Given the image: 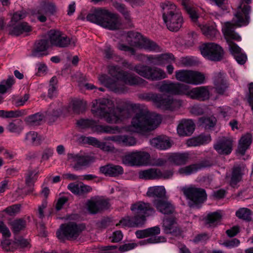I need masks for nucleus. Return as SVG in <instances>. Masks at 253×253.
I'll return each mask as SVG.
<instances>
[{
	"label": "nucleus",
	"instance_id": "bb28decb",
	"mask_svg": "<svg viewBox=\"0 0 253 253\" xmlns=\"http://www.w3.org/2000/svg\"><path fill=\"white\" fill-rule=\"evenodd\" d=\"M106 139L112 140L125 146H133L136 143V139L134 137L127 135L108 136Z\"/></svg>",
	"mask_w": 253,
	"mask_h": 253
},
{
	"label": "nucleus",
	"instance_id": "5701e85b",
	"mask_svg": "<svg viewBox=\"0 0 253 253\" xmlns=\"http://www.w3.org/2000/svg\"><path fill=\"white\" fill-rule=\"evenodd\" d=\"M62 113L63 107L60 103H51L45 113L47 119L51 123L57 120Z\"/></svg>",
	"mask_w": 253,
	"mask_h": 253
},
{
	"label": "nucleus",
	"instance_id": "aec40b11",
	"mask_svg": "<svg viewBox=\"0 0 253 253\" xmlns=\"http://www.w3.org/2000/svg\"><path fill=\"white\" fill-rule=\"evenodd\" d=\"M154 205L157 210L164 214H173L175 213V206L167 199L156 200Z\"/></svg>",
	"mask_w": 253,
	"mask_h": 253
},
{
	"label": "nucleus",
	"instance_id": "f704fd0d",
	"mask_svg": "<svg viewBox=\"0 0 253 253\" xmlns=\"http://www.w3.org/2000/svg\"><path fill=\"white\" fill-rule=\"evenodd\" d=\"M243 173L240 166H235L232 168L230 185L232 187H235L237 184L242 179Z\"/></svg>",
	"mask_w": 253,
	"mask_h": 253
},
{
	"label": "nucleus",
	"instance_id": "3c124183",
	"mask_svg": "<svg viewBox=\"0 0 253 253\" xmlns=\"http://www.w3.org/2000/svg\"><path fill=\"white\" fill-rule=\"evenodd\" d=\"M27 114V111L26 110H16L6 111L5 118H18L25 116Z\"/></svg>",
	"mask_w": 253,
	"mask_h": 253
},
{
	"label": "nucleus",
	"instance_id": "09e8293b",
	"mask_svg": "<svg viewBox=\"0 0 253 253\" xmlns=\"http://www.w3.org/2000/svg\"><path fill=\"white\" fill-rule=\"evenodd\" d=\"M26 221L22 218H19L11 222V228L14 234L18 233L23 230L26 226Z\"/></svg>",
	"mask_w": 253,
	"mask_h": 253
},
{
	"label": "nucleus",
	"instance_id": "20e7f679",
	"mask_svg": "<svg viewBox=\"0 0 253 253\" xmlns=\"http://www.w3.org/2000/svg\"><path fill=\"white\" fill-rule=\"evenodd\" d=\"M87 21L110 30L119 29V16L105 8H95L87 15Z\"/></svg>",
	"mask_w": 253,
	"mask_h": 253
},
{
	"label": "nucleus",
	"instance_id": "6e6552de",
	"mask_svg": "<svg viewBox=\"0 0 253 253\" xmlns=\"http://www.w3.org/2000/svg\"><path fill=\"white\" fill-rule=\"evenodd\" d=\"M175 78L179 81L195 85L203 84L206 82V77L204 73L193 70L176 71Z\"/></svg>",
	"mask_w": 253,
	"mask_h": 253
},
{
	"label": "nucleus",
	"instance_id": "e2e57ef3",
	"mask_svg": "<svg viewBox=\"0 0 253 253\" xmlns=\"http://www.w3.org/2000/svg\"><path fill=\"white\" fill-rule=\"evenodd\" d=\"M240 241L238 239L234 238L230 240L225 241L222 243V245L227 248H232L237 247L240 244Z\"/></svg>",
	"mask_w": 253,
	"mask_h": 253
},
{
	"label": "nucleus",
	"instance_id": "f3484780",
	"mask_svg": "<svg viewBox=\"0 0 253 253\" xmlns=\"http://www.w3.org/2000/svg\"><path fill=\"white\" fill-rule=\"evenodd\" d=\"M233 145L232 139L224 137L214 144L213 148L219 154L228 155L233 150Z\"/></svg>",
	"mask_w": 253,
	"mask_h": 253
},
{
	"label": "nucleus",
	"instance_id": "58836bf2",
	"mask_svg": "<svg viewBox=\"0 0 253 253\" xmlns=\"http://www.w3.org/2000/svg\"><path fill=\"white\" fill-rule=\"evenodd\" d=\"M181 3L191 21L195 23H197L199 17L196 8L190 6L189 4V1L187 0H182Z\"/></svg>",
	"mask_w": 253,
	"mask_h": 253
},
{
	"label": "nucleus",
	"instance_id": "0eeeda50",
	"mask_svg": "<svg viewBox=\"0 0 253 253\" xmlns=\"http://www.w3.org/2000/svg\"><path fill=\"white\" fill-rule=\"evenodd\" d=\"M109 74L118 81L130 85H142L146 83V81L141 78L123 71L118 66H110L108 67Z\"/></svg>",
	"mask_w": 253,
	"mask_h": 253
},
{
	"label": "nucleus",
	"instance_id": "774afa93",
	"mask_svg": "<svg viewBox=\"0 0 253 253\" xmlns=\"http://www.w3.org/2000/svg\"><path fill=\"white\" fill-rule=\"evenodd\" d=\"M68 201V198L66 197L63 196L60 197L56 204L55 209L56 211H59L61 210L63 206L67 203Z\"/></svg>",
	"mask_w": 253,
	"mask_h": 253
},
{
	"label": "nucleus",
	"instance_id": "dca6fc26",
	"mask_svg": "<svg viewBox=\"0 0 253 253\" xmlns=\"http://www.w3.org/2000/svg\"><path fill=\"white\" fill-rule=\"evenodd\" d=\"M130 210L134 214H139L145 216V217L152 215L155 212L154 209L150 203L142 201L132 204Z\"/></svg>",
	"mask_w": 253,
	"mask_h": 253
},
{
	"label": "nucleus",
	"instance_id": "c85d7f7f",
	"mask_svg": "<svg viewBox=\"0 0 253 253\" xmlns=\"http://www.w3.org/2000/svg\"><path fill=\"white\" fill-rule=\"evenodd\" d=\"M203 34L207 38L213 39L219 34L214 23L207 24L205 25L199 24Z\"/></svg>",
	"mask_w": 253,
	"mask_h": 253
},
{
	"label": "nucleus",
	"instance_id": "6e6d98bb",
	"mask_svg": "<svg viewBox=\"0 0 253 253\" xmlns=\"http://www.w3.org/2000/svg\"><path fill=\"white\" fill-rule=\"evenodd\" d=\"M134 214V216L133 217H131L133 227H138L143 225L146 220V217L145 216L141 215L139 214Z\"/></svg>",
	"mask_w": 253,
	"mask_h": 253
},
{
	"label": "nucleus",
	"instance_id": "f8f14e48",
	"mask_svg": "<svg viewBox=\"0 0 253 253\" xmlns=\"http://www.w3.org/2000/svg\"><path fill=\"white\" fill-rule=\"evenodd\" d=\"M203 56L213 61L221 60L224 56V50L219 45L212 42L204 43L200 47Z\"/></svg>",
	"mask_w": 253,
	"mask_h": 253
},
{
	"label": "nucleus",
	"instance_id": "a19ab883",
	"mask_svg": "<svg viewBox=\"0 0 253 253\" xmlns=\"http://www.w3.org/2000/svg\"><path fill=\"white\" fill-rule=\"evenodd\" d=\"M222 218L221 214L217 211L209 213L206 218V223L210 227H214L220 222Z\"/></svg>",
	"mask_w": 253,
	"mask_h": 253
},
{
	"label": "nucleus",
	"instance_id": "c03bdc74",
	"mask_svg": "<svg viewBox=\"0 0 253 253\" xmlns=\"http://www.w3.org/2000/svg\"><path fill=\"white\" fill-rule=\"evenodd\" d=\"M43 118L42 114L37 113L26 117L24 121L28 125L38 126L41 124Z\"/></svg>",
	"mask_w": 253,
	"mask_h": 253
},
{
	"label": "nucleus",
	"instance_id": "1a4fd4ad",
	"mask_svg": "<svg viewBox=\"0 0 253 253\" xmlns=\"http://www.w3.org/2000/svg\"><path fill=\"white\" fill-rule=\"evenodd\" d=\"M84 226L75 222H69L61 225L56 232L57 238L62 240L76 239L84 229Z\"/></svg>",
	"mask_w": 253,
	"mask_h": 253
},
{
	"label": "nucleus",
	"instance_id": "864d4df0",
	"mask_svg": "<svg viewBox=\"0 0 253 253\" xmlns=\"http://www.w3.org/2000/svg\"><path fill=\"white\" fill-rule=\"evenodd\" d=\"M119 129V127L117 126L112 127L109 126L100 125L97 127V130L99 132L109 134L115 133Z\"/></svg>",
	"mask_w": 253,
	"mask_h": 253
},
{
	"label": "nucleus",
	"instance_id": "49530a36",
	"mask_svg": "<svg viewBox=\"0 0 253 253\" xmlns=\"http://www.w3.org/2000/svg\"><path fill=\"white\" fill-rule=\"evenodd\" d=\"M39 171L29 169L26 173L25 176V184L26 186L34 185L35 182L37 181Z\"/></svg>",
	"mask_w": 253,
	"mask_h": 253
},
{
	"label": "nucleus",
	"instance_id": "4c0bfd02",
	"mask_svg": "<svg viewBox=\"0 0 253 253\" xmlns=\"http://www.w3.org/2000/svg\"><path fill=\"white\" fill-rule=\"evenodd\" d=\"M205 167L203 163L193 164L189 166L180 168L178 172L180 174L189 175L196 172L199 169Z\"/></svg>",
	"mask_w": 253,
	"mask_h": 253
},
{
	"label": "nucleus",
	"instance_id": "0e129e2a",
	"mask_svg": "<svg viewBox=\"0 0 253 253\" xmlns=\"http://www.w3.org/2000/svg\"><path fill=\"white\" fill-rule=\"evenodd\" d=\"M80 185V183L72 182L68 184L67 188L73 194L79 195Z\"/></svg>",
	"mask_w": 253,
	"mask_h": 253
},
{
	"label": "nucleus",
	"instance_id": "de8ad7c7",
	"mask_svg": "<svg viewBox=\"0 0 253 253\" xmlns=\"http://www.w3.org/2000/svg\"><path fill=\"white\" fill-rule=\"evenodd\" d=\"M216 120L215 117H201L199 119L200 125L205 127L206 129H211L216 124Z\"/></svg>",
	"mask_w": 253,
	"mask_h": 253
},
{
	"label": "nucleus",
	"instance_id": "412c9836",
	"mask_svg": "<svg viewBox=\"0 0 253 253\" xmlns=\"http://www.w3.org/2000/svg\"><path fill=\"white\" fill-rule=\"evenodd\" d=\"M195 128V125L192 120H182L177 126V133L180 136H190L193 133Z\"/></svg>",
	"mask_w": 253,
	"mask_h": 253
},
{
	"label": "nucleus",
	"instance_id": "cd10ccee",
	"mask_svg": "<svg viewBox=\"0 0 253 253\" xmlns=\"http://www.w3.org/2000/svg\"><path fill=\"white\" fill-rule=\"evenodd\" d=\"M153 147L159 150H166L171 146L169 138L166 136H159L153 138L150 141Z\"/></svg>",
	"mask_w": 253,
	"mask_h": 253
},
{
	"label": "nucleus",
	"instance_id": "c9c22d12",
	"mask_svg": "<svg viewBox=\"0 0 253 253\" xmlns=\"http://www.w3.org/2000/svg\"><path fill=\"white\" fill-rule=\"evenodd\" d=\"M156 102L158 107L165 110H173L175 102L173 99L166 97L164 95L160 94V97Z\"/></svg>",
	"mask_w": 253,
	"mask_h": 253
},
{
	"label": "nucleus",
	"instance_id": "a878e982",
	"mask_svg": "<svg viewBox=\"0 0 253 253\" xmlns=\"http://www.w3.org/2000/svg\"><path fill=\"white\" fill-rule=\"evenodd\" d=\"M211 140L210 134L201 133L200 135L189 138L186 141L188 147H197L209 143Z\"/></svg>",
	"mask_w": 253,
	"mask_h": 253
},
{
	"label": "nucleus",
	"instance_id": "72a5a7b5",
	"mask_svg": "<svg viewBox=\"0 0 253 253\" xmlns=\"http://www.w3.org/2000/svg\"><path fill=\"white\" fill-rule=\"evenodd\" d=\"M160 174V169L151 168L141 170L139 172V177L145 180L158 179Z\"/></svg>",
	"mask_w": 253,
	"mask_h": 253
},
{
	"label": "nucleus",
	"instance_id": "393cba45",
	"mask_svg": "<svg viewBox=\"0 0 253 253\" xmlns=\"http://www.w3.org/2000/svg\"><path fill=\"white\" fill-rule=\"evenodd\" d=\"M49 47L48 41L42 39L37 41L32 51V55L34 57H42L48 54L46 50Z\"/></svg>",
	"mask_w": 253,
	"mask_h": 253
},
{
	"label": "nucleus",
	"instance_id": "13d9d810",
	"mask_svg": "<svg viewBox=\"0 0 253 253\" xmlns=\"http://www.w3.org/2000/svg\"><path fill=\"white\" fill-rule=\"evenodd\" d=\"M87 206V210L90 213L96 214L100 212L97 201H89Z\"/></svg>",
	"mask_w": 253,
	"mask_h": 253
},
{
	"label": "nucleus",
	"instance_id": "8fccbe9b",
	"mask_svg": "<svg viewBox=\"0 0 253 253\" xmlns=\"http://www.w3.org/2000/svg\"><path fill=\"white\" fill-rule=\"evenodd\" d=\"M58 80L55 76L53 77L50 80L49 88L48 90V97L51 99L56 96L57 94Z\"/></svg>",
	"mask_w": 253,
	"mask_h": 253
},
{
	"label": "nucleus",
	"instance_id": "6ab92c4d",
	"mask_svg": "<svg viewBox=\"0 0 253 253\" xmlns=\"http://www.w3.org/2000/svg\"><path fill=\"white\" fill-rule=\"evenodd\" d=\"M10 27L8 34L15 37H18L24 34L25 36H28L32 31V27L26 22L12 24Z\"/></svg>",
	"mask_w": 253,
	"mask_h": 253
},
{
	"label": "nucleus",
	"instance_id": "f03ea898",
	"mask_svg": "<svg viewBox=\"0 0 253 253\" xmlns=\"http://www.w3.org/2000/svg\"><path fill=\"white\" fill-rule=\"evenodd\" d=\"M95 101L96 103L92 105L91 112L109 124H119L129 117L127 109L122 107L115 108L113 102L109 99L100 98Z\"/></svg>",
	"mask_w": 253,
	"mask_h": 253
},
{
	"label": "nucleus",
	"instance_id": "9d476101",
	"mask_svg": "<svg viewBox=\"0 0 253 253\" xmlns=\"http://www.w3.org/2000/svg\"><path fill=\"white\" fill-rule=\"evenodd\" d=\"M67 159L70 167L78 171L89 167L95 161V158L93 156L86 154L68 153Z\"/></svg>",
	"mask_w": 253,
	"mask_h": 253
},
{
	"label": "nucleus",
	"instance_id": "7c9ffc66",
	"mask_svg": "<svg viewBox=\"0 0 253 253\" xmlns=\"http://www.w3.org/2000/svg\"><path fill=\"white\" fill-rule=\"evenodd\" d=\"M252 143V135L247 133L242 136L239 140L237 152L241 155H245L246 151L249 149Z\"/></svg>",
	"mask_w": 253,
	"mask_h": 253
},
{
	"label": "nucleus",
	"instance_id": "b1692460",
	"mask_svg": "<svg viewBox=\"0 0 253 253\" xmlns=\"http://www.w3.org/2000/svg\"><path fill=\"white\" fill-rule=\"evenodd\" d=\"M213 84L215 86V90L217 93L223 94L229 86L226 80L221 72L214 74Z\"/></svg>",
	"mask_w": 253,
	"mask_h": 253
},
{
	"label": "nucleus",
	"instance_id": "f257e3e1",
	"mask_svg": "<svg viewBox=\"0 0 253 253\" xmlns=\"http://www.w3.org/2000/svg\"><path fill=\"white\" fill-rule=\"evenodd\" d=\"M251 6L244 5L241 10L238 11L232 19V22L225 23L222 32L228 44L231 54L235 56L242 51L241 48L232 40L240 41L241 37L235 32L236 26L241 27L247 25L249 23V13Z\"/></svg>",
	"mask_w": 253,
	"mask_h": 253
},
{
	"label": "nucleus",
	"instance_id": "473e14b6",
	"mask_svg": "<svg viewBox=\"0 0 253 253\" xmlns=\"http://www.w3.org/2000/svg\"><path fill=\"white\" fill-rule=\"evenodd\" d=\"M190 156L188 153H174L169 158V161L175 165H184L189 159Z\"/></svg>",
	"mask_w": 253,
	"mask_h": 253
},
{
	"label": "nucleus",
	"instance_id": "5fc2aeb1",
	"mask_svg": "<svg viewBox=\"0 0 253 253\" xmlns=\"http://www.w3.org/2000/svg\"><path fill=\"white\" fill-rule=\"evenodd\" d=\"M160 62H162L160 66L170 63L175 60L174 55L171 53H166L160 54Z\"/></svg>",
	"mask_w": 253,
	"mask_h": 253
},
{
	"label": "nucleus",
	"instance_id": "ddd939ff",
	"mask_svg": "<svg viewBox=\"0 0 253 253\" xmlns=\"http://www.w3.org/2000/svg\"><path fill=\"white\" fill-rule=\"evenodd\" d=\"M136 73L140 76L151 81L161 80L167 78L165 72L161 68L147 65H142L136 68Z\"/></svg>",
	"mask_w": 253,
	"mask_h": 253
},
{
	"label": "nucleus",
	"instance_id": "4d7b16f0",
	"mask_svg": "<svg viewBox=\"0 0 253 253\" xmlns=\"http://www.w3.org/2000/svg\"><path fill=\"white\" fill-rule=\"evenodd\" d=\"M21 205L15 204L9 206L4 210V211L10 216H14L18 213L20 210Z\"/></svg>",
	"mask_w": 253,
	"mask_h": 253
},
{
	"label": "nucleus",
	"instance_id": "7ed1b4c3",
	"mask_svg": "<svg viewBox=\"0 0 253 253\" xmlns=\"http://www.w3.org/2000/svg\"><path fill=\"white\" fill-rule=\"evenodd\" d=\"M162 92H166L173 95H185L192 99L205 101L209 99L210 86H201L190 89V86L182 83H163L159 87Z\"/></svg>",
	"mask_w": 253,
	"mask_h": 253
},
{
	"label": "nucleus",
	"instance_id": "a18cd8bd",
	"mask_svg": "<svg viewBox=\"0 0 253 253\" xmlns=\"http://www.w3.org/2000/svg\"><path fill=\"white\" fill-rule=\"evenodd\" d=\"M22 121L19 120H15L9 123L6 129L10 132L15 133L19 134L22 131L23 128L22 126Z\"/></svg>",
	"mask_w": 253,
	"mask_h": 253
},
{
	"label": "nucleus",
	"instance_id": "37998d69",
	"mask_svg": "<svg viewBox=\"0 0 253 253\" xmlns=\"http://www.w3.org/2000/svg\"><path fill=\"white\" fill-rule=\"evenodd\" d=\"M42 136L34 131H31L27 133L25 138V141L32 145H38L41 143Z\"/></svg>",
	"mask_w": 253,
	"mask_h": 253
},
{
	"label": "nucleus",
	"instance_id": "a211bd4d",
	"mask_svg": "<svg viewBox=\"0 0 253 253\" xmlns=\"http://www.w3.org/2000/svg\"><path fill=\"white\" fill-rule=\"evenodd\" d=\"M162 228L164 232L167 234H177L180 232L176 219L173 216L164 217Z\"/></svg>",
	"mask_w": 253,
	"mask_h": 253
},
{
	"label": "nucleus",
	"instance_id": "39448f33",
	"mask_svg": "<svg viewBox=\"0 0 253 253\" xmlns=\"http://www.w3.org/2000/svg\"><path fill=\"white\" fill-rule=\"evenodd\" d=\"M161 121L160 115L149 111H140L132 118L131 125L136 132L144 133L154 130L161 124Z\"/></svg>",
	"mask_w": 253,
	"mask_h": 253
},
{
	"label": "nucleus",
	"instance_id": "423d86ee",
	"mask_svg": "<svg viewBox=\"0 0 253 253\" xmlns=\"http://www.w3.org/2000/svg\"><path fill=\"white\" fill-rule=\"evenodd\" d=\"M161 7L163 9V18L167 28L171 31H178L183 23L180 10L170 1H165L161 3Z\"/></svg>",
	"mask_w": 253,
	"mask_h": 253
},
{
	"label": "nucleus",
	"instance_id": "9b49d317",
	"mask_svg": "<svg viewBox=\"0 0 253 253\" xmlns=\"http://www.w3.org/2000/svg\"><path fill=\"white\" fill-rule=\"evenodd\" d=\"M48 36L50 44L53 46L65 48L69 45H76V39L70 38L62 32L51 29L48 32Z\"/></svg>",
	"mask_w": 253,
	"mask_h": 253
},
{
	"label": "nucleus",
	"instance_id": "680f3d73",
	"mask_svg": "<svg viewBox=\"0 0 253 253\" xmlns=\"http://www.w3.org/2000/svg\"><path fill=\"white\" fill-rule=\"evenodd\" d=\"M122 225L123 227H133L132 218L129 216H126L123 218L119 222L116 224V226Z\"/></svg>",
	"mask_w": 253,
	"mask_h": 253
},
{
	"label": "nucleus",
	"instance_id": "bf43d9fd",
	"mask_svg": "<svg viewBox=\"0 0 253 253\" xmlns=\"http://www.w3.org/2000/svg\"><path fill=\"white\" fill-rule=\"evenodd\" d=\"M166 241V238L163 236H151V237L143 241L142 242L144 244H154L158 243L160 242H163Z\"/></svg>",
	"mask_w": 253,
	"mask_h": 253
},
{
	"label": "nucleus",
	"instance_id": "69168bd1",
	"mask_svg": "<svg viewBox=\"0 0 253 253\" xmlns=\"http://www.w3.org/2000/svg\"><path fill=\"white\" fill-rule=\"evenodd\" d=\"M79 195H84L91 192L92 190L91 186L80 182Z\"/></svg>",
	"mask_w": 253,
	"mask_h": 253
},
{
	"label": "nucleus",
	"instance_id": "e433bc0d",
	"mask_svg": "<svg viewBox=\"0 0 253 253\" xmlns=\"http://www.w3.org/2000/svg\"><path fill=\"white\" fill-rule=\"evenodd\" d=\"M56 12L55 5L53 3L42 1L38 8V14H45V15H53Z\"/></svg>",
	"mask_w": 253,
	"mask_h": 253
},
{
	"label": "nucleus",
	"instance_id": "603ef678",
	"mask_svg": "<svg viewBox=\"0 0 253 253\" xmlns=\"http://www.w3.org/2000/svg\"><path fill=\"white\" fill-rule=\"evenodd\" d=\"M26 16V12L22 11H18L14 12L11 17L9 26H11L12 24H17L20 20L23 19Z\"/></svg>",
	"mask_w": 253,
	"mask_h": 253
},
{
	"label": "nucleus",
	"instance_id": "2eb2a0df",
	"mask_svg": "<svg viewBox=\"0 0 253 253\" xmlns=\"http://www.w3.org/2000/svg\"><path fill=\"white\" fill-rule=\"evenodd\" d=\"M126 163L132 166L147 165L150 163V155L146 152H135L126 155Z\"/></svg>",
	"mask_w": 253,
	"mask_h": 253
},
{
	"label": "nucleus",
	"instance_id": "4468645a",
	"mask_svg": "<svg viewBox=\"0 0 253 253\" xmlns=\"http://www.w3.org/2000/svg\"><path fill=\"white\" fill-rule=\"evenodd\" d=\"M182 190L186 198L195 204L203 203L207 199V195L204 189L190 186L183 187Z\"/></svg>",
	"mask_w": 253,
	"mask_h": 253
},
{
	"label": "nucleus",
	"instance_id": "2f4dec72",
	"mask_svg": "<svg viewBox=\"0 0 253 253\" xmlns=\"http://www.w3.org/2000/svg\"><path fill=\"white\" fill-rule=\"evenodd\" d=\"M99 80L107 87L115 92H120L122 91L123 88L118 86V81H114L106 75H103L99 77Z\"/></svg>",
	"mask_w": 253,
	"mask_h": 253
},
{
	"label": "nucleus",
	"instance_id": "338daca9",
	"mask_svg": "<svg viewBox=\"0 0 253 253\" xmlns=\"http://www.w3.org/2000/svg\"><path fill=\"white\" fill-rule=\"evenodd\" d=\"M235 59L237 62L241 65L244 64L247 59V55L245 53L241 52H239V54H237L234 56Z\"/></svg>",
	"mask_w": 253,
	"mask_h": 253
},
{
	"label": "nucleus",
	"instance_id": "ea45409f",
	"mask_svg": "<svg viewBox=\"0 0 253 253\" xmlns=\"http://www.w3.org/2000/svg\"><path fill=\"white\" fill-rule=\"evenodd\" d=\"M149 197L163 198L166 194V190L163 186H154L148 188L146 193Z\"/></svg>",
	"mask_w": 253,
	"mask_h": 253
},
{
	"label": "nucleus",
	"instance_id": "79ce46f5",
	"mask_svg": "<svg viewBox=\"0 0 253 253\" xmlns=\"http://www.w3.org/2000/svg\"><path fill=\"white\" fill-rule=\"evenodd\" d=\"M252 211L247 208H241L236 211V216L240 219L247 222H250L252 220Z\"/></svg>",
	"mask_w": 253,
	"mask_h": 253
},
{
	"label": "nucleus",
	"instance_id": "4be33fe9",
	"mask_svg": "<svg viewBox=\"0 0 253 253\" xmlns=\"http://www.w3.org/2000/svg\"><path fill=\"white\" fill-rule=\"evenodd\" d=\"M100 172L105 176L110 177H117L124 173V169L119 165L109 164L99 168Z\"/></svg>",
	"mask_w": 253,
	"mask_h": 253
},
{
	"label": "nucleus",
	"instance_id": "052dcab7",
	"mask_svg": "<svg viewBox=\"0 0 253 253\" xmlns=\"http://www.w3.org/2000/svg\"><path fill=\"white\" fill-rule=\"evenodd\" d=\"M84 108L83 103L81 100H76L73 103V111L77 114L82 112Z\"/></svg>",
	"mask_w": 253,
	"mask_h": 253
},
{
	"label": "nucleus",
	"instance_id": "c756f323",
	"mask_svg": "<svg viewBox=\"0 0 253 253\" xmlns=\"http://www.w3.org/2000/svg\"><path fill=\"white\" fill-rule=\"evenodd\" d=\"M139 36L141 38L139 39L138 44L140 48L149 51H159L160 47L155 42L143 37L141 35H139Z\"/></svg>",
	"mask_w": 253,
	"mask_h": 253
}]
</instances>
